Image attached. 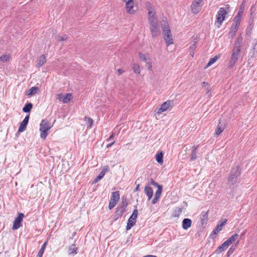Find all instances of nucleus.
I'll return each mask as SVG.
<instances>
[{"label":"nucleus","instance_id":"nucleus-1","mask_svg":"<svg viewBox=\"0 0 257 257\" xmlns=\"http://www.w3.org/2000/svg\"><path fill=\"white\" fill-rule=\"evenodd\" d=\"M241 169L239 166L237 165L235 167L232 168L230 175L227 180L229 182V186L230 188H234V185L238 183V180L241 174Z\"/></svg>","mask_w":257,"mask_h":257},{"label":"nucleus","instance_id":"nucleus-2","mask_svg":"<svg viewBox=\"0 0 257 257\" xmlns=\"http://www.w3.org/2000/svg\"><path fill=\"white\" fill-rule=\"evenodd\" d=\"M225 9L224 8H220L217 12L216 16V21L215 25H217V28H220L224 21L227 13L228 12L229 6L228 5L226 6Z\"/></svg>","mask_w":257,"mask_h":257},{"label":"nucleus","instance_id":"nucleus-3","mask_svg":"<svg viewBox=\"0 0 257 257\" xmlns=\"http://www.w3.org/2000/svg\"><path fill=\"white\" fill-rule=\"evenodd\" d=\"M240 50L237 49L236 50H233L230 60L228 63V67L229 69L233 68L237 62L239 58V55L240 53Z\"/></svg>","mask_w":257,"mask_h":257},{"label":"nucleus","instance_id":"nucleus-4","mask_svg":"<svg viewBox=\"0 0 257 257\" xmlns=\"http://www.w3.org/2000/svg\"><path fill=\"white\" fill-rule=\"evenodd\" d=\"M120 198L119 191L113 192L111 193L110 200L108 205L109 209H112L117 203Z\"/></svg>","mask_w":257,"mask_h":257},{"label":"nucleus","instance_id":"nucleus-5","mask_svg":"<svg viewBox=\"0 0 257 257\" xmlns=\"http://www.w3.org/2000/svg\"><path fill=\"white\" fill-rule=\"evenodd\" d=\"M138 211L137 209H135L133 212L132 215L129 218L127 225L126 226V230H128L131 229V228L136 224V219L138 217Z\"/></svg>","mask_w":257,"mask_h":257},{"label":"nucleus","instance_id":"nucleus-6","mask_svg":"<svg viewBox=\"0 0 257 257\" xmlns=\"http://www.w3.org/2000/svg\"><path fill=\"white\" fill-rule=\"evenodd\" d=\"M150 29L151 32L152 37H156L160 35L159 26L157 21H151L149 22Z\"/></svg>","mask_w":257,"mask_h":257},{"label":"nucleus","instance_id":"nucleus-7","mask_svg":"<svg viewBox=\"0 0 257 257\" xmlns=\"http://www.w3.org/2000/svg\"><path fill=\"white\" fill-rule=\"evenodd\" d=\"M203 0H194L191 6V11L194 14H197L201 9Z\"/></svg>","mask_w":257,"mask_h":257},{"label":"nucleus","instance_id":"nucleus-8","mask_svg":"<svg viewBox=\"0 0 257 257\" xmlns=\"http://www.w3.org/2000/svg\"><path fill=\"white\" fill-rule=\"evenodd\" d=\"M24 217V214L23 213H19L18 216L15 218L13 222V229H18L22 226V222Z\"/></svg>","mask_w":257,"mask_h":257},{"label":"nucleus","instance_id":"nucleus-9","mask_svg":"<svg viewBox=\"0 0 257 257\" xmlns=\"http://www.w3.org/2000/svg\"><path fill=\"white\" fill-rule=\"evenodd\" d=\"M227 222L226 219H224L221 221H219L216 227L214 229V230L212 231L210 236H213L214 235L218 233L222 229V227L225 225Z\"/></svg>","mask_w":257,"mask_h":257},{"label":"nucleus","instance_id":"nucleus-10","mask_svg":"<svg viewBox=\"0 0 257 257\" xmlns=\"http://www.w3.org/2000/svg\"><path fill=\"white\" fill-rule=\"evenodd\" d=\"M226 125L225 122H222L221 119H219V122L217 125V128L215 131V136L218 137L226 128Z\"/></svg>","mask_w":257,"mask_h":257},{"label":"nucleus","instance_id":"nucleus-11","mask_svg":"<svg viewBox=\"0 0 257 257\" xmlns=\"http://www.w3.org/2000/svg\"><path fill=\"white\" fill-rule=\"evenodd\" d=\"M173 101L168 100L164 102L161 105L160 108L158 109L157 113H160L162 112L166 111L170 107H172Z\"/></svg>","mask_w":257,"mask_h":257},{"label":"nucleus","instance_id":"nucleus-12","mask_svg":"<svg viewBox=\"0 0 257 257\" xmlns=\"http://www.w3.org/2000/svg\"><path fill=\"white\" fill-rule=\"evenodd\" d=\"M164 38L167 46L173 43V40L171 30H167L166 32H163Z\"/></svg>","mask_w":257,"mask_h":257},{"label":"nucleus","instance_id":"nucleus-13","mask_svg":"<svg viewBox=\"0 0 257 257\" xmlns=\"http://www.w3.org/2000/svg\"><path fill=\"white\" fill-rule=\"evenodd\" d=\"M71 98V94L70 93H66L65 95L59 94L57 95V99L65 103L68 102L70 100Z\"/></svg>","mask_w":257,"mask_h":257},{"label":"nucleus","instance_id":"nucleus-14","mask_svg":"<svg viewBox=\"0 0 257 257\" xmlns=\"http://www.w3.org/2000/svg\"><path fill=\"white\" fill-rule=\"evenodd\" d=\"M134 2L133 0H128L126 2L125 8L128 13L133 14L135 11L133 10Z\"/></svg>","mask_w":257,"mask_h":257},{"label":"nucleus","instance_id":"nucleus-15","mask_svg":"<svg viewBox=\"0 0 257 257\" xmlns=\"http://www.w3.org/2000/svg\"><path fill=\"white\" fill-rule=\"evenodd\" d=\"M199 146H194L191 149V153L190 155V161H193L195 160L197 158V149Z\"/></svg>","mask_w":257,"mask_h":257},{"label":"nucleus","instance_id":"nucleus-16","mask_svg":"<svg viewBox=\"0 0 257 257\" xmlns=\"http://www.w3.org/2000/svg\"><path fill=\"white\" fill-rule=\"evenodd\" d=\"M109 171L108 168L107 166H106L105 168H103L100 173L99 174V175L97 176V177L95 178V179L94 180V183H97L99 180H100L105 175V173L108 172Z\"/></svg>","mask_w":257,"mask_h":257},{"label":"nucleus","instance_id":"nucleus-17","mask_svg":"<svg viewBox=\"0 0 257 257\" xmlns=\"http://www.w3.org/2000/svg\"><path fill=\"white\" fill-rule=\"evenodd\" d=\"M51 129V126L46 127L45 126H40V131L41 132V137L45 139L48 135V131Z\"/></svg>","mask_w":257,"mask_h":257},{"label":"nucleus","instance_id":"nucleus-18","mask_svg":"<svg viewBox=\"0 0 257 257\" xmlns=\"http://www.w3.org/2000/svg\"><path fill=\"white\" fill-rule=\"evenodd\" d=\"M242 41H243V38L241 37V35L239 36L235 42L234 47L233 50H236L237 49H239L241 51V47Z\"/></svg>","mask_w":257,"mask_h":257},{"label":"nucleus","instance_id":"nucleus-19","mask_svg":"<svg viewBox=\"0 0 257 257\" xmlns=\"http://www.w3.org/2000/svg\"><path fill=\"white\" fill-rule=\"evenodd\" d=\"M125 212V210L122 208L117 206L116 210L115 212L114 217L115 220L117 219L119 217H120Z\"/></svg>","mask_w":257,"mask_h":257},{"label":"nucleus","instance_id":"nucleus-20","mask_svg":"<svg viewBox=\"0 0 257 257\" xmlns=\"http://www.w3.org/2000/svg\"><path fill=\"white\" fill-rule=\"evenodd\" d=\"M192 220L189 218H184L182 221V228L186 230L191 227L192 224Z\"/></svg>","mask_w":257,"mask_h":257},{"label":"nucleus","instance_id":"nucleus-21","mask_svg":"<svg viewBox=\"0 0 257 257\" xmlns=\"http://www.w3.org/2000/svg\"><path fill=\"white\" fill-rule=\"evenodd\" d=\"M238 27L232 24L230 29V31L229 32V37L233 38L234 36L236 35L237 31H238Z\"/></svg>","mask_w":257,"mask_h":257},{"label":"nucleus","instance_id":"nucleus-22","mask_svg":"<svg viewBox=\"0 0 257 257\" xmlns=\"http://www.w3.org/2000/svg\"><path fill=\"white\" fill-rule=\"evenodd\" d=\"M145 192L148 197V200H150L152 198L153 195V189L149 186H146L145 187Z\"/></svg>","mask_w":257,"mask_h":257},{"label":"nucleus","instance_id":"nucleus-23","mask_svg":"<svg viewBox=\"0 0 257 257\" xmlns=\"http://www.w3.org/2000/svg\"><path fill=\"white\" fill-rule=\"evenodd\" d=\"M229 245L227 243V242L225 241H224L220 246H218L217 249L216 250V253L219 254L225 250Z\"/></svg>","mask_w":257,"mask_h":257},{"label":"nucleus","instance_id":"nucleus-24","mask_svg":"<svg viewBox=\"0 0 257 257\" xmlns=\"http://www.w3.org/2000/svg\"><path fill=\"white\" fill-rule=\"evenodd\" d=\"M149 22L157 21L156 16V13L154 10L148 11Z\"/></svg>","mask_w":257,"mask_h":257},{"label":"nucleus","instance_id":"nucleus-25","mask_svg":"<svg viewBox=\"0 0 257 257\" xmlns=\"http://www.w3.org/2000/svg\"><path fill=\"white\" fill-rule=\"evenodd\" d=\"M46 61V58L44 55H42L39 57V60L37 61V63L36 66L38 68L41 67Z\"/></svg>","mask_w":257,"mask_h":257},{"label":"nucleus","instance_id":"nucleus-26","mask_svg":"<svg viewBox=\"0 0 257 257\" xmlns=\"http://www.w3.org/2000/svg\"><path fill=\"white\" fill-rule=\"evenodd\" d=\"M200 220L201 221L202 225L206 224L208 221V211L202 212L200 216Z\"/></svg>","mask_w":257,"mask_h":257},{"label":"nucleus","instance_id":"nucleus-27","mask_svg":"<svg viewBox=\"0 0 257 257\" xmlns=\"http://www.w3.org/2000/svg\"><path fill=\"white\" fill-rule=\"evenodd\" d=\"M156 161L160 164L163 163V154L162 152H158L156 155Z\"/></svg>","mask_w":257,"mask_h":257},{"label":"nucleus","instance_id":"nucleus-28","mask_svg":"<svg viewBox=\"0 0 257 257\" xmlns=\"http://www.w3.org/2000/svg\"><path fill=\"white\" fill-rule=\"evenodd\" d=\"M75 244H72L71 246L68 247L69 254H76L77 253V247H75Z\"/></svg>","mask_w":257,"mask_h":257},{"label":"nucleus","instance_id":"nucleus-29","mask_svg":"<svg viewBox=\"0 0 257 257\" xmlns=\"http://www.w3.org/2000/svg\"><path fill=\"white\" fill-rule=\"evenodd\" d=\"M33 108V104L31 102L27 103L23 108V111L24 112L28 113L30 112Z\"/></svg>","mask_w":257,"mask_h":257},{"label":"nucleus","instance_id":"nucleus-30","mask_svg":"<svg viewBox=\"0 0 257 257\" xmlns=\"http://www.w3.org/2000/svg\"><path fill=\"white\" fill-rule=\"evenodd\" d=\"M238 237L237 233H235L228 238L226 241L227 242L229 245H230L233 242H234Z\"/></svg>","mask_w":257,"mask_h":257},{"label":"nucleus","instance_id":"nucleus-31","mask_svg":"<svg viewBox=\"0 0 257 257\" xmlns=\"http://www.w3.org/2000/svg\"><path fill=\"white\" fill-rule=\"evenodd\" d=\"M182 211V208L179 207H176L173 212L172 216L174 217H179Z\"/></svg>","mask_w":257,"mask_h":257},{"label":"nucleus","instance_id":"nucleus-32","mask_svg":"<svg viewBox=\"0 0 257 257\" xmlns=\"http://www.w3.org/2000/svg\"><path fill=\"white\" fill-rule=\"evenodd\" d=\"M39 88L38 87L34 86L29 89V92L26 94L27 95H33L38 93Z\"/></svg>","mask_w":257,"mask_h":257},{"label":"nucleus","instance_id":"nucleus-33","mask_svg":"<svg viewBox=\"0 0 257 257\" xmlns=\"http://www.w3.org/2000/svg\"><path fill=\"white\" fill-rule=\"evenodd\" d=\"M238 243H239V240L237 241V243L236 244L231 245V246L229 248V249H228V250L227 252V253H226L227 257H229L230 256V255H231L233 253V252L235 250V248H236L237 245L238 244Z\"/></svg>","mask_w":257,"mask_h":257},{"label":"nucleus","instance_id":"nucleus-34","mask_svg":"<svg viewBox=\"0 0 257 257\" xmlns=\"http://www.w3.org/2000/svg\"><path fill=\"white\" fill-rule=\"evenodd\" d=\"M241 16H242L241 15H239L237 14L234 17V22H233L232 24H233L234 25H235V26H237L239 27V25L240 24V21H241Z\"/></svg>","mask_w":257,"mask_h":257},{"label":"nucleus","instance_id":"nucleus-35","mask_svg":"<svg viewBox=\"0 0 257 257\" xmlns=\"http://www.w3.org/2000/svg\"><path fill=\"white\" fill-rule=\"evenodd\" d=\"M128 201L127 198L123 199L121 202L118 205V206L125 210L128 205Z\"/></svg>","mask_w":257,"mask_h":257},{"label":"nucleus","instance_id":"nucleus-36","mask_svg":"<svg viewBox=\"0 0 257 257\" xmlns=\"http://www.w3.org/2000/svg\"><path fill=\"white\" fill-rule=\"evenodd\" d=\"M27 125L28 124L27 123H25L22 121V122L20 123L18 132L20 133L23 132L26 130Z\"/></svg>","mask_w":257,"mask_h":257},{"label":"nucleus","instance_id":"nucleus-37","mask_svg":"<svg viewBox=\"0 0 257 257\" xmlns=\"http://www.w3.org/2000/svg\"><path fill=\"white\" fill-rule=\"evenodd\" d=\"M11 58V56L9 54H5L0 57V61L3 62H8Z\"/></svg>","mask_w":257,"mask_h":257},{"label":"nucleus","instance_id":"nucleus-38","mask_svg":"<svg viewBox=\"0 0 257 257\" xmlns=\"http://www.w3.org/2000/svg\"><path fill=\"white\" fill-rule=\"evenodd\" d=\"M132 69H133L135 73L136 74H140V66L138 64L132 63Z\"/></svg>","mask_w":257,"mask_h":257},{"label":"nucleus","instance_id":"nucleus-39","mask_svg":"<svg viewBox=\"0 0 257 257\" xmlns=\"http://www.w3.org/2000/svg\"><path fill=\"white\" fill-rule=\"evenodd\" d=\"M45 126L46 127H48L49 126H51V128L52 127V125L49 122V121L47 119H43L40 123V126Z\"/></svg>","mask_w":257,"mask_h":257},{"label":"nucleus","instance_id":"nucleus-40","mask_svg":"<svg viewBox=\"0 0 257 257\" xmlns=\"http://www.w3.org/2000/svg\"><path fill=\"white\" fill-rule=\"evenodd\" d=\"M47 243V242H45L42 245L39 251V252H38L37 256H39V257H42V256L43 254L44 253V250H45V247H46Z\"/></svg>","mask_w":257,"mask_h":257},{"label":"nucleus","instance_id":"nucleus-41","mask_svg":"<svg viewBox=\"0 0 257 257\" xmlns=\"http://www.w3.org/2000/svg\"><path fill=\"white\" fill-rule=\"evenodd\" d=\"M219 58V57L218 56H215V57L210 58L209 61L208 62L206 67H208L210 66L211 65H212L214 63H215L217 59Z\"/></svg>","mask_w":257,"mask_h":257},{"label":"nucleus","instance_id":"nucleus-42","mask_svg":"<svg viewBox=\"0 0 257 257\" xmlns=\"http://www.w3.org/2000/svg\"><path fill=\"white\" fill-rule=\"evenodd\" d=\"M197 41L196 40V39H195L194 41L191 43V45L190 46L189 49L190 51L193 52L196 49L197 47Z\"/></svg>","mask_w":257,"mask_h":257},{"label":"nucleus","instance_id":"nucleus-43","mask_svg":"<svg viewBox=\"0 0 257 257\" xmlns=\"http://www.w3.org/2000/svg\"><path fill=\"white\" fill-rule=\"evenodd\" d=\"M245 4V0H243V2H242L241 5H240L239 10L238 13L237 14L238 15L242 16V13H243V11H244Z\"/></svg>","mask_w":257,"mask_h":257},{"label":"nucleus","instance_id":"nucleus-44","mask_svg":"<svg viewBox=\"0 0 257 257\" xmlns=\"http://www.w3.org/2000/svg\"><path fill=\"white\" fill-rule=\"evenodd\" d=\"M162 28L163 32H167V30H170L169 29V25H168V23H166V22L164 23L162 25Z\"/></svg>","mask_w":257,"mask_h":257},{"label":"nucleus","instance_id":"nucleus-45","mask_svg":"<svg viewBox=\"0 0 257 257\" xmlns=\"http://www.w3.org/2000/svg\"><path fill=\"white\" fill-rule=\"evenodd\" d=\"M162 187H159L155 193V196H157L159 198H160L162 192Z\"/></svg>","mask_w":257,"mask_h":257},{"label":"nucleus","instance_id":"nucleus-46","mask_svg":"<svg viewBox=\"0 0 257 257\" xmlns=\"http://www.w3.org/2000/svg\"><path fill=\"white\" fill-rule=\"evenodd\" d=\"M86 119L88 120V123L89 124V125L88 126V127L89 128H91L92 127V125L93 123V119L90 117H85L84 120H85Z\"/></svg>","mask_w":257,"mask_h":257},{"label":"nucleus","instance_id":"nucleus-47","mask_svg":"<svg viewBox=\"0 0 257 257\" xmlns=\"http://www.w3.org/2000/svg\"><path fill=\"white\" fill-rule=\"evenodd\" d=\"M68 39V37L66 35H63V36H59L58 37L57 40L59 41H65Z\"/></svg>","mask_w":257,"mask_h":257},{"label":"nucleus","instance_id":"nucleus-48","mask_svg":"<svg viewBox=\"0 0 257 257\" xmlns=\"http://www.w3.org/2000/svg\"><path fill=\"white\" fill-rule=\"evenodd\" d=\"M146 8H147L148 11L154 10V9L153 8V7L150 2H147L146 4Z\"/></svg>","mask_w":257,"mask_h":257},{"label":"nucleus","instance_id":"nucleus-49","mask_svg":"<svg viewBox=\"0 0 257 257\" xmlns=\"http://www.w3.org/2000/svg\"><path fill=\"white\" fill-rule=\"evenodd\" d=\"M151 184L152 185L157 187L158 189L159 188V187H162V186L159 185L158 183L155 182L153 179H151Z\"/></svg>","mask_w":257,"mask_h":257},{"label":"nucleus","instance_id":"nucleus-50","mask_svg":"<svg viewBox=\"0 0 257 257\" xmlns=\"http://www.w3.org/2000/svg\"><path fill=\"white\" fill-rule=\"evenodd\" d=\"M139 55L140 58L142 61H145V62L147 61V59L144 54H142V53H139Z\"/></svg>","mask_w":257,"mask_h":257},{"label":"nucleus","instance_id":"nucleus-51","mask_svg":"<svg viewBox=\"0 0 257 257\" xmlns=\"http://www.w3.org/2000/svg\"><path fill=\"white\" fill-rule=\"evenodd\" d=\"M159 198H159V197H157V196H155V197H154V198H153V199L152 200V203L153 204H156V203L158 202V200H159Z\"/></svg>","mask_w":257,"mask_h":257},{"label":"nucleus","instance_id":"nucleus-52","mask_svg":"<svg viewBox=\"0 0 257 257\" xmlns=\"http://www.w3.org/2000/svg\"><path fill=\"white\" fill-rule=\"evenodd\" d=\"M29 118H30V115L29 114L27 115L25 118L24 119V120H23V122H25V123H27V124L28 123V122H29Z\"/></svg>","mask_w":257,"mask_h":257},{"label":"nucleus","instance_id":"nucleus-53","mask_svg":"<svg viewBox=\"0 0 257 257\" xmlns=\"http://www.w3.org/2000/svg\"><path fill=\"white\" fill-rule=\"evenodd\" d=\"M202 87H204V88H206V87H207L208 86H209L208 83H206L205 82H203L202 83Z\"/></svg>","mask_w":257,"mask_h":257},{"label":"nucleus","instance_id":"nucleus-54","mask_svg":"<svg viewBox=\"0 0 257 257\" xmlns=\"http://www.w3.org/2000/svg\"><path fill=\"white\" fill-rule=\"evenodd\" d=\"M117 72L119 75H121V74H122L124 72V71L121 69H119L117 70Z\"/></svg>","mask_w":257,"mask_h":257},{"label":"nucleus","instance_id":"nucleus-55","mask_svg":"<svg viewBox=\"0 0 257 257\" xmlns=\"http://www.w3.org/2000/svg\"><path fill=\"white\" fill-rule=\"evenodd\" d=\"M140 188V185L138 184L136 187V188L134 189V192H137L139 191Z\"/></svg>","mask_w":257,"mask_h":257},{"label":"nucleus","instance_id":"nucleus-56","mask_svg":"<svg viewBox=\"0 0 257 257\" xmlns=\"http://www.w3.org/2000/svg\"><path fill=\"white\" fill-rule=\"evenodd\" d=\"M114 143V141H113L112 143L107 144L106 146V147L109 148V147H111Z\"/></svg>","mask_w":257,"mask_h":257},{"label":"nucleus","instance_id":"nucleus-57","mask_svg":"<svg viewBox=\"0 0 257 257\" xmlns=\"http://www.w3.org/2000/svg\"><path fill=\"white\" fill-rule=\"evenodd\" d=\"M113 136H114V134H112L110 137L109 138L107 139V141H109L110 140H111L113 138Z\"/></svg>","mask_w":257,"mask_h":257},{"label":"nucleus","instance_id":"nucleus-58","mask_svg":"<svg viewBox=\"0 0 257 257\" xmlns=\"http://www.w3.org/2000/svg\"><path fill=\"white\" fill-rule=\"evenodd\" d=\"M206 90L207 91L206 93H208V92H210V89L209 88V86L206 87Z\"/></svg>","mask_w":257,"mask_h":257},{"label":"nucleus","instance_id":"nucleus-59","mask_svg":"<svg viewBox=\"0 0 257 257\" xmlns=\"http://www.w3.org/2000/svg\"><path fill=\"white\" fill-rule=\"evenodd\" d=\"M143 257H157V256L156 255H147Z\"/></svg>","mask_w":257,"mask_h":257},{"label":"nucleus","instance_id":"nucleus-60","mask_svg":"<svg viewBox=\"0 0 257 257\" xmlns=\"http://www.w3.org/2000/svg\"><path fill=\"white\" fill-rule=\"evenodd\" d=\"M190 55L193 57L194 56V51H193V52L190 51Z\"/></svg>","mask_w":257,"mask_h":257},{"label":"nucleus","instance_id":"nucleus-61","mask_svg":"<svg viewBox=\"0 0 257 257\" xmlns=\"http://www.w3.org/2000/svg\"><path fill=\"white\" fill-rule=\"evenodd\" d=\"M245 233H246V230H245V231H243L242 233H241V235H241V236H243L245 234Z\"/></svg>","mask_w":257,"mask_h":257},{"label":"nucleus","instance_id":"nucleus-62","mask_svg":"<svg viewBox=\"0 0 257 257\" xmlns=\"http://www.w3.org/2000/svg\"><path fill=\"white\" fill-rule=\"evenodd\" d=\"M229 195L230 196H231L232 197H233V194L232 192H231L230 193H229Z\"/></svg>","mask_w":257,"mask_h":257},{"label":"nucleus","instance_id":"nucleus-63","mask_svg":"<svg viewBox=\"0 0 257 257\" xmlns=\"http://www.w3.org/2000/svg\"><path fill=\"white\" fill-rule=\"evenodd\" d=\"M122 2H126V0H121Z\"/></svg>","mask_w":257,"mask_h":257}]
</instances>
